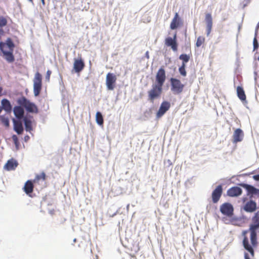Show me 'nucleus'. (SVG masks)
Listing matches in <instances>:
<instances>
[{"mask_svg": "<svg viewBox=\"0 0 259 259\" xmlns=\"http://www.w3.org/2000/svg\"><path fill=\"white\" fill-rule=\"evenodd\" d=\"M76 241V238H74V239H73V242H75Z\"/></svg>", "mask_w": 259, "mask_h": 259, "instance_id": "nucleus-52", "label": "nucleus"}, {"mask_svg": "<svg viewBox=\"0 0 259 259\" xmlns=\"http://www.w3.org/2000/svg\"><path fill=\"white\" fill-rule=\"evenodd\" d=\"M16 147H17L18 146V144L17 145H15Z\"/></svg>", "mask_w": 259, "mask_h": 259, "instance_id": "nucleus-55", "label": "nucleus"}, {"mask_svg": "<svg viewBox=\"0 0 259 259\" xmlns=\"http://www.w3.org/2000/svg\"><path fill=\"white\" fill-rule=\"evenodd\" d=\"M241 25H239L238 26V31H240V29H241Z\"/></svg>", "mask_w": 259, "mask_h": 259, "instance_id": "nucleus-50", "label": "nucleus"}, {"mask_svg": "<svg viewBox=\"0 0 259 259\" xmlns=\"http://www.w3.org/2000/svg\"><path fill=\"white\" fill-rule=\"evenodd\" d=\"M27 138H29V137H28V136H26V137H25V139H27Z\"/></svg>", "mask_w": 259, "mask_h": 259, "instance_id": "nucleus-53", "label": "nucleus"}, {"mask_svg": "<svg viewBox=\"0 0 259 259\" xmlns=\"http://www.w3.org/2000/svg\"><path fill=\"white\" fill-rule=\"evenodd\" d=\"M258 28H259V25L258 24L257 25L256 27V28H255V34H256V36H257V30H258Z\"/></svg>", "mask_w": 259, "mask_h": 259, "instance_id": "nucleus-44", "label": "nucleus"}, {"mask_svg": "<svg viewBox=\"0 0 259 259\" xmlns=\"http://www.w3.org/2000/svg\"><path fill=\"white\" fill-rule=\"evenodd\" d=\"M117 78L115 74L112 73H108L106 77V85L108 90L112 91L114 90Z\"/></svg>", "mask_w": 259, "mask_h": 259, "instance_id": "nucleus-6", "label": "nucleus"}, {"mask_svg": "<svg viewBox=\"0 0 259 259\" xmlns=\"http://www.w3.org/2000/svg\"><path fill=\"white\" fill-rule=\"evenodd\" d=\"M180 73L183 76H185L187 74L185 68H183V67H180L179 68Z\"/></svg>", "mask_w": 259, "mask_h": 259, "instance_id": "nucleus-35", "label": "nucleus"}, {"mask_svg": "<svg viewBox=\"0 0 259 259\" xmlns=\"http://www.w3.org/2000/svg\"><path fill=\"white\" fill-rule=\"evenodd\" d=\"M253 224H251L249 227V231L256 232L259 229V220H252Z\"/></svg>", "mask_w": 259, "mask_h": 259, "instance_id": "nucleus-28", "label": "nucleus"}, {"mask_svg": "<svg viewBox=\"0 0 259 259\" xmlns=\"http://www.w3.org/2000/svg\"><path fill=\"white\" fill-rule=\"evenodd\" d=\"M6 45V44L3 42H0V50L3 53V51H5L4 48Z\"/></svg>", "mask_w": 259, "mask_h": 259, "instance_id": "nucleus-39", "label": "nucleus"}, {"mask_svg": "<svg viewBox=\"0 0 259 259\" xmlns=\"http://www.w3.org/2000/svg\"><path fill=\"white\" fill-rule=\"evenodd\" d=\"M250 232V241L253 246H255L257 244V234L256 232Z\"/></svg>", "mask_w": 259, "mask_h": 259, "instance_id": "nucleus-27", "label": "nucleus"}, {"mask_svg": "<svg viewBox=\"0 0 259 259\" xmlns=\"http://www.w3.org/2000/svg\"><path fill=\"white\" fill-rule=\"evenodd\" d=\"M128 207H129V204H128V205H127V208H128Z\"/></svg>", "mask_w": 259, "mask_h": 259, "instance_id": "nucleus-56", "label": "nucleus"}, {"mask_svg": "<svg viewBox=\"0 0 259 259\" xmlns=\"http://www.w3.org/2000/svg\"><path fill=\"white\" fill-rule=\"evenodd\" d=\"M165 45L170 47L174 52L178 50V43L177 41V34L175 33L173 37H167L165 39Z\"/></svg>", "mask_w": 259, "mask_h": 259, "instance_id": "nucleus-9", "label": "nucleus"}, {"mask_svg": "<svg viewBox=\"0 0 259 259\" xmlns=\"http://www.w3.org/2000/svg\"><path fill=\"white\" fill-rule=\"evenodd\" d=\"M237 94L238 98L242 101L246 100V95L243 89L238 86L237 88Z\"/></svg>", "mask_w": 259, "mask_h": 259, "instance_id": "nucleus-26", "label": "nucleus"}, {"mask_svg": "<svg viewBox=\"0 0 259 259\" xmlns=\"http://www.w3.org/2000/svg\"><path fill=\"white\" fill-rule=\"evenodd\" d=\"M204 41V38L201 37V36H199L197 39L196 46L197 47H199L202 45V44L203 43Z\"/></svg>", "mask_w": 259, "mask_h": 259, "instance_id": "nucleus-32", "label": "nucleus"}, {"mask_svg": "<svg viewBox=\"0 0 259 259\" xmlns=\"http://www.w3.org/2000/svg\"><path fill=\"white\" fill-rule=\"evenodd\" d=\"M252 220H259V211L255 213L254 216L252 218Z\"/></svg>", "mask_w": 259, "mask_h": 259, "instance_id": "nucleus-40", "label": "nucleus"}, {"mask_svg": "<svg viewBox=\"0 0 259 259\" xmlns=\"http://www.w3.org/2000/svg\"><path fill=\"white\" fill-rule=\"evenodd\" d=\"M33 119V117L29 114L25 115L22 119L24 123L25 130L27 132H30L32 130V123Z\"/></svg>", "mask_w": 259, "mask_h": 259, "instance_id": "nucleus-13", "label": "nucleus"}, {"mask_svg": "<svg viewBox=\"0 0 259 259\" xmlns=\"http://www.w3.org/2000/svg\"><path fill=\"white\" fill-rule=\"evenodd\" d=\"M244 134L242 130L240 128H237L235 130L233 135V143H237L242 141Z\"/></svg>", "mask_w": 259, "mask_h": 259, "instance_id": "nucleus-16", "label": "nucleus"}, {"mask_svg": "<svg viewBox=\"0 0 259 259\" xmlns=\"http://www.w3.org/2000/svg\"><path fill=\"white\" fill-rule=\"evenodd\" d=\"M223 187L221 185H218L212 192V200L214 203H217L222 194Z\"/></svg>", "mask_w": 259, "mask_h": 259, "instance_id": "nucleus-10", "label": "nucleus"}, {"mask_svg": "<svg viewBox=\"0 0 259 259\" xmlns=\"http://www.w3.org/2000/svg\"><path fill=\"white\" fill-rule=\"evenodd\" d=\"M180 18L179 14L176 13L170 25V28L172 30L177 29L179 26Z\"/></svg>", "mask_w": 259, "mask_h": 259, "instance_id": "nucleus-22", "label": "nucleus"}, {"mask_svg": "<svg viewBox=\"0 0 259 259\" xmlns=\"http://www.w3.org/2000/svg\"><path fill=\"white\" fill-rule=\"evenodd\" d=\"M242 193V189L238 186H234L229 188L227 192V194L229 197H237Z\"/></svg>", "mask_w": 259, "mask_h": 259, "instance_id": "nucleus-11", "label": "nucleus"}, {"mask_svg": "<svg viewBox=\"0 0 259 259\" xmlns=\"http://www.w3.org/2000/svg\"><path fill=\"white\" fill-rule=\"evenodd\" d=\"M256 37L257 36H256V34H255L254 36V37L253 38V51H255V50H256L258 47V41H257Z\"/></svg>", "mask_w": 259, "mask_h": 259, "instance_id": "nucleus-33", "label": "nucleus"}, {"mask_svg": "<svg viewBox=\"0 0 259 259\" xmlns=\"http://www.w3.org/2000/svg\"><path fill=\"white\" fill-rule=\"evenodd\" d=\"M23 189L27 194L31 193L33 190V185L32 182L30 180H28L25 184Z\"/></svg>", "mask_w": 259, "mask_h": 259, "instance_id": "nucleus-24", "label": "nucleus"}, {"mask_svg": "<svg viewBox=\"0 0 259 259\" xmlns=\"http://www.w3.org/2000/svg\"><path fill=\"white\" fill-rule=\"evenodd\" d=\"M41 3H42V4L44 5H45V0H41Z\"/></svg>", "mask_w": 259, "mask_h": 259, "instance_id": "nucleus-49", "label": "nucleus"}, {"mask_svg": "<svg viewBox=\"0 0 259 259\" xmlns=\"http://www.w3.org/2000/svg\"><path fill=\"white\" fill-rule=\"evenodd\" d=\"M51 71L50 70H48L46 75L45 79L47 81L50 80V75L51 74Z\"/></svg>", "mask_w": 259, "mask_h": 259, "instance_id": "nucleus-37", "label": "nucleus"}, {"mask_svg": "<svg viewBox=\"0 0 259 259\" xmlns=\"http://www.w3.org/2000/svg\"><path fill=\"white\" fill-rule=\"evenodd\" d=\"M253 179L255 181H259V174H258V175H254V176H253Z\"/></svg>", "mask_w": 259, "mask_h": 259, "instance_id": "nucleus-42", "label": "nucleus"}, {"mask_svg": "<svg viewBox=\"0 0 259 259\" xmlns=\"http://www.w3.org/2000/svg\"><path fill=\"white\" fill-rule=\"evenodd\" d=\"M166 163H167L169 165L172 164V163L170 160H167Z\"/></svg>", "mask_w": 259, "mask_h": 259, "instance_id": "nucleus-47", "label": "nucleus"}, {"mask_svg": "<svg viewBox=\"0 0 259 259\" xmlns=\"http://www.w3.org/2000/svg\"><path fill=\"white\" fill-rule=\"evenodd\" d=\"M22 107L20 105L16 106L13 109L14 114L17 119H22L25 116L24 110Z\"/></svg>", "mask_w": 259, "mask_h": 259, "instance_id": "nucleus-19", "label": "nucleus"}, {"mask_svg": "<svg viewBox=\"0 0 259 259\" xmlns=\"http://www.w3.org/2000/svg\"><path fill=\"white\" fill-rule=\"evenodd\" d=\"M7 21L4 17H0V27H3L7 25Z\"/></svg>", "mask_w": 259, "mask_h": 259, "instance_id": "nucleus-34", "label": "nucleus"}, {"mask_svg": "<svg viewBox=\"0 0 259 259\" xmlns=\"http://www.w3.org/2000/svg\"><path fill=\"white\" fill-rule=\"evenodd\" d=\"M162 92V87L153 83L151 89L148 92V100L153 102L160 96Z\"/></svg>", "mask_w": 259, "mask_h": 259, "instance_id": "nucleus-2", "label": "nucleus"}, {"mask_svg": "<svg viewBox=\"0 0 259 259\" xmlns=\"http://www.w3.org/2000/svg\"><path fill=\"white\" fill-rule=\"evenodd\" d=\"M170 82L171 91L174 94L178 95L183 92L184 85L181 83L179 79L172 77L170 79Z\"/></svg>", "mask_w": 259, "mask_h": 259, "instance_id": "nucleus-4", "label": "nucleus"}, {"mask_svg": "<svg viewBox=\"0 0 259 259\" xmlns=\"http://www.w3.org/2000/svg\"><path fill=\"white\" fill-rule=\"evenodd\" d=\"M220 211L223 214L230 217L233 214L234 207L231 203L225 202L220 206Z\"/></svg>", "mask_w": 259, "mask_h": 259, "instance_id": "nucleus-7", "label": "nucleus"}, {"mask_svg": "<svg viewBox=\"0 0 259 259\" xmlns=\"http://www.w3.org/2000/svg\"><path fill=\"white\" fill-rule=\"evenodd\" d=\"M179 59L182 60L184 63H187L189 61L190 57L186 54H183L180 56Z\"/></svg>", "mask_w": 259, "mask_h": 259, "instance_id": "nucleus-31", "label": "nucleus"}, {"mask_svg": "<svg viewBox=\"0 0 259 259\" xmlns=\"http://www.w3.org/2000/svg\"><path fill=\"white\" fill-rule=\"evenodd\" d=\"M96 120L97 123L101 125L103 124V118L102 115V113L100 112H97L96 115Z\"/></svg>", "mask_w": 259, "mask_h": 259, "instance_id": "nucleus-29", "label": "nucleus"}, {"mask_svg": "<svg viewBox=\"0 0 259 259\" xmlns=\"http://www.w3.org/2000/svg\"><path fill=\"white\" fill-rule=\"evenodd\" d=\"M13 51L10 50L9 51H3V55L5 56V59L9 62V63H12L14 62L15 58L13 54Z\"/></svg>", "mask_w": 259, "mask_h": 259, "instance_id": "nucleus-25", "label": "nucleus"}, {"mask_svg": "<svg viewBox=\"0 0 259 259\" xmlns=\"http://www.w3.org/2000/svg\"><path fill=\"white\" fill-rule=\"evenodd\" d=\"M186 63H184V62H183V63H182V65H181V67H183V68H185V66H186L185 64H186Z\"/></svg>", "mask_w": 259, "mask_h": 259, "instance_id": "nucleus-48", "label": "nucleus"}, {"mask_svg": "<svg viewBox=\"0 0 259 259\" xmlns=\"http://www.w3.org/2000/svg\"><path fill=\"white\" fill-rule=\"evenodd\" d=\"M42 88V76L40 73L37 72L35 74L33 79V93L34 96H38Z\"/></svg>", "mask_w": 259, "mask_h": 259, "instance_id": "nucleus-3", "label": "nucleus"}, {"mask_svg": "<svg viewBox=\"0 0 259 259\" xmlns=\"http://www.w3.org/2000/svg\"><path fill=\"white\" fill-rule=\"evenodd\" d=\"M166 80V73L163 67L160 68L155 76V84L163 87Z\"/></svg>", "mask_w": 259, "mask_h": 259, "instance_id": "nucleus-5", "label": "nucleus"}, {"mask_svg": "<svg viewBox=\"0 0 259 259\" xmlns=\"http://www.w3.org/2000/svg\"><path fill=\"white\" fill-rule=\"evenodd\" d=\"M246 232H247V231H244V232H243V234H246Z\"/></svg>", "mask_w": 259, "mask_h": 259, "instance_id": "nucleus-54", "label": "nucleus"}, {"mask_svg": "<svg viewBox=\"0 0 259 259\" xmlns=\"http://www.w3.org/2000/svg\"><path fill=\"white\" fill-rule=\"evenodd\" d=\"M2 122L6 126H9V120L8 118H3L2 119Z\"/></svg>", "mask_w": 259, "mask_h": 259, "instance_id": "nucleus-36", "label": "nucleus"}, {"mask_svg": "<svg viewBox=\"0 0 259 259\" xmlns=\"http://www.w3.org/2000/svg\"><path fill=\"white\" fill-rule=\"evenodd\" d=\"M17 102L18 104L24 107L28 112L35 113L38 112V109L35 104L31 102L25 97L19 99Z\"/></svg>", "mask_w": 259, "mask_h": 259, "instance_id": "nucleus-1", "label": "nucleus"}, {"mask_svg": "<svg viewBox=\"0 0 259 259\" xmlns=\"http://www.w3.org/2000/svg\"><path fill=\"white\" fill-rule=\"evenodd\" d=\"M2 110H4L7 113H10L12 111V107L10 102L7 99H4L1 101Z\"/></svg>", "mask_w": 259, "mask_h": 259, "instance_id": "nucleus-20", "label": "nucleus"}, {"mask_svg": "<svg viewBox=\"0 0 259 259\" xmlns=\"http://www.w3.org/2000/svg\"><path fill=\"white\" fill-rule=\"evenodd\" d=\"M244 258L245 259H250L249 255L247 253H245L244 254Z\"/></svg>", "mask_w": 259, "mask_h": 259, "instance_id": "nucleus-43", "label": "nucleus"}, {"mask_svg": "<svg viewBox=\"0 0 259 259\" xmlns=\"http://www.w3.org/2000/svg\"><path fill=\"white\" fill-rule=\"evenodd\" d=\"M84 63L81 59H75L73 64V69L76 73L80 72L84 68Z\"/></svg>", "mask_w": 259, "mask_h": 259, "instance_id": "nucleus-18", "label": "nucleus"}, {"mask_svg": "<svg viewBox=\"0 0 259 259\" xmlns=\"http://www.w3.org/2000/svg\"><path fill=\"white\" fill-rule=\"evenodd\" d=\"M6 45L8 47L10 50L13 51L14 48L15 47V45L10 38H8L5 42Z\"/></svg>", "mask_w": 259, "mask_h": 259, "instance_id": "nucleus-30", "label": "nucleus"}, {"mask_svg": "<svg viewBox=\"0 0 259 259\" xmlns=\"http://www.w3.org/2000/svg\"><path fill=\"white\" fill-rule=\"evenodd\" d=\"M13 122L14 124V130L18 135L21 134L24 131L22 123L20 122L17 121L14 119H13Z\"/></svg>", "mask_w": 259, "mask_h": 259, "instance_id": "nucleus-21", "label": "nucleus"}, {"mask_svg": "<svg viewBox=\"0 0 259 259\" xmlns=\"http://www.w3.org/2000/svg\"><path fill=\"white\" fill-rule=\"evenodd\" d=\"M30 3L33 4V0H28Z\"/></svg>", "mask_w": 259, "mask_h": 259, "instance_id": "nucleus-51", "label": "nucleus"}, {"mask_svg": "<svg viewBox=\"0 0 259 259\" xmlns=\"http://www.w3.org/2000/svg\"><path fill=\"white\" fill-rule=\"evenodd\" d=\"M243 209L246 212H252L256 209V203L254 201L250 200L245 204Z\"/></svg>", "mask_w": 259, "mask_h": 259, "instance_id": "nucleus-17", "label": "nucleus"}, {"mask_svg": "<svg viewBox=\"0 0 259 259\" xmlns=\"http://www.w3.org/2000/svg\"><path fill=\"white\" fill-rule=\"evenodd\" d=\"M170 106V103L167 101H163L160 105V106L158 110L156 116L157 118H160L163 116L165 112L169 109Z\"/></svg>", "mask_w": 259, "mask_h": 259, "instance_id": "nucleus-12", "label": "nucleus"}, {"mask_svg": "<svg viewBox=\"0 0 259 259\" xmlns=\"http://www.w3.org/2000/svg\"><path fill=\"white\" fill-rule=\"evenodd\" d=\"M258 59V60L259 61V56H258V59Z\"/></svg>", "mask_w": 259, "mask_h": 259, "instance_id": "nucleus-57", "label": "nucleus"}, {"mask_svg": "<svg viewBox=\"0 0 259 259\" xmlns=\"http://www.w3.org/2000/svg\"><path fill=\"white\" fill-rule=\"evenodd\" d=\"M45 177H46L45 174L44 172H42L40 176L37 175L36 176V178L38 180L40 179V178H42V179L45 180Z\"/></svg>", "mask_w": 259, "mask_h": 259, "instance_id": "nucleus-41", "label": "nucleus"}, {"mask_svg": "<svg viewBox=\"0 0 259 259\" xmlns=\"http://www.w3.org/2000/svg\"><path fill=\"white\" fill-rule=\"evenodd\" d=\"M205 22L206 25V35L208 36L211 31L212 27V18L211 14L207 13L205 15Z\"/></svg>", "mask_w": 259, "mask_h": 259, "instance_id": "nucleus-14", "label": "nucleus"}, {"mask_svg": "<svg viewBox=\"0 0 259 259\" xmlns=\"http://www.w3.org/2000/svg\"><path fill=\"white\" fill-rule=\"evenodd\" d=\"M18 165V161L14 158H11L7 161L4 168L8 171L14 170Z\"/></svg>", "mask_w": 259, "mask_h": 259, "instance_id": "nucleus-15", "label": "nucleus"}, {"mask_svg": "<svg viewBox=\"0 0 259 259\" xmlns=\"http://www.w3.org/2000/svg\"><path fill=\"white\" fill-rule=\"evenodd\" d=\"M239 186L243 187L247 191V195L251 198L254 195L259 194V189L254 186L245 183H240Z\"/></svg>", "mask_w": 259, "mask_h": 259, "instance_id": "nucleus-8", "label": "nucleus"}, {"mask_svg": "<svg viewBox=\"0 0 259 259\" xmlns=\"http://www.w3.org/2000/svg\"><path fill=\"white\" fill-rule=\"evenodd\" d=\"M117 213H118V210H117L115 213H112V215H110V216L111 217H114Z\"/></svg>", "mask_w": 259, "mask_h": 259, "instance_id": "nucleus-46", "label": "nucleus"}, {"mask_svg": "<svg viewBox=\"0 0 259 259\" xmlns=\"http://www.w3.org/2000/svg\"><path fill=\"white\" fill-rule=\"evenodd\" d=\"M12 139L14 141L15 145H17L18 144V139L16 135H13Z\"/></svg>", "mask_w": 259, "mask_h": 259, "instance_id": "nucleus-38", "label": "nucleus"}, {"mask_svg": "<svg viewBox=\"0 0 259 259\" xmlns=\"http://www.w3.org/2000/svg\"><path fill=\"white\" fill-rule=\"evenodd\" d=\"M145 57L147 58V59H149V52L148 51H147L145 53Z\"/></svg>", "mask_w": 259, "mask_h": 259, "instance_id": "nucleus-45", "label": "nucleus"}, {"mask_svg": "<svg viewBox=\"0 0 259 259\" xmlns=\"http://www.w3.org/2000/svg\"><path fill=\"white\" fill-rule=\"evenodd\" d=\"M243 245L244 248L247 250L252 255L254 254V250L252 247L249 244L248 239L244 237L243 240Z\"/></svg>", "mask_w": 259, "mask_h": 259, "instance_id": "nucleus-23", "label": "nucleus"}]
</instances>
